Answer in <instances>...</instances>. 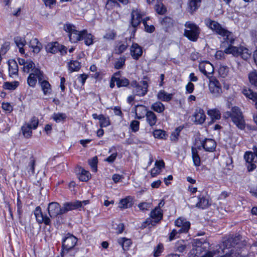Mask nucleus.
Returning a JSON list of instances; mask_svg holds the SVG:
<instances>
[{
  "mask_svg": "<svg viewBox=\"0 0 257 257\" xmlns=\"http://www.w3.org/2000/svg\"><path fill=\"white\" fill-rule=\"evenodd\" d=\"M30 47L33 49V52L38 53L42 48V45L37 38L33 39L30 42Z\"/></svg>",
  "mask_w": 257,
  "mask_h": 257,
  "instance_id": "nucleus-27",
  "label": "nucleus"
},
{
  "mask_svg": "<svg viewBox=\"0 0 257 257\" xmlns=\"http://www.w3.org/2000/svg\"><path fill=\"white\" fill-rule=\"evenodd\" d=\"M140 127V122L138 120H134L132 121L130 124V127L132 131L136 133L139 131Z\"/></svg>",
  "mask_w": 257,
  "mask_h": 257,
  "instance_id": "nucleus-53",
  "label": "nucleus"
},
{
  "mask_svg": "<svg viewBox=\"0 0 257 257\" xmlns=\"http://www.w3.org/2000/svg\"><path fill=\"white\" fill-rule=\"evenodd\" d=\"M32 129L33 128L29 123H25L21 128L23 135L26 138H28L31 137L32 136Z\"/></svg>",
  "mask_w": 257,
  "mask_h": 257,
  "instance_id": "nucleus-34",
  "label": "nucleus"
},
{
  "mask_svg": "<svg viewBox=\"0 0 257 257\" xmlns=\"http://www.w3.org/2000/svg\"><path fill=\"white\" fill-rule=\"evenodd\" d=\"M139 208L140 210L145 211L146 210H149L150 208L151 207V204L147 202H143L141 203L138 205Z\"/></svg>",
  "mask_w": 257,
  "mask_h": 257,
  "instance_id": "nucleus-57",
  "label": "nucleus"
},
{
  "mask_svg": "<svg viewBox=\"0 0 257 257\" xmlns=\"http://www.w3.org/2000/svg\"><path fill=\"white\" fill-rule=\"evenodd\" d=\"M224 117L226 118L231 117L233 122L238 128L243 130L245 128V121L242 112L238 107H233L230 111L225 112Z\"/></svg>",
  "mask_w": 257,
  "mask_h": 257,
  "instance_id": "nucleus-2",
  "label": "nucleus"
},
{
  "mask_svg": "<svg viewBox=\"0 0 257 257\" xmlns=\"http://www.w3.org/2000/svg\"><path fill=\"white\" fill-rule=\"evenodd\" d=\"M77 242V238L73 235L70 233L66 234L62 240V250L61 255L67 253L70 250L74 248Z\"/></svg>",
  "mask_w": 257,
  "mask_h": 257,
  "instance_id": "nucleus-4",
  "label": "nucleus"
},
{
  "mask_svg": "<svg viewBox=\"0 0 257 257\" xmlns=\"http://www.w3.org/2000/svg\"><path fill=\"white\" fill-rule=\"evenodd\" d=\"M82 40H84V43L86 45L90 46L93 43V36L88 33L87 30H82Z\"/></svg>",
  "mask_w": 257,
  "mask_h": 257,
  "instance_id": "nucleus-24",
  "label": "nucleus"
},
{
  "mask_svg": "<svg viewBox=\"0 0 257 257\" xmlns=\"http://www.w3.org/2000/svg\"><path fill=\"white\" fill-rule=\"evenodd\" d=\"M148 85L146 81H142L138 85H136L134 92L136 95L139 96H144L148 92Z\"/></svg>",
  "mask_w": 257,
  "mask_h": 257,
  "instance_id": "nucleus-12",
  "label": "nucleus"
},
{
  "mask_svg": "<svg viewBox=\"0 0 257 257\" xmlns=\"http://www.w3.org/2000/svg\"><path fill=\"white\" fill-rule=\"evenodd\" d=\"M2 108L6 111H8L9 112H11L13 110V107L12 105L8 102H3L2 104Z\"/></svg>",
  "mask_w": 257,
  "mask_h": 257,
  "instance_id": "nucleus-61",
  "label": "nucleus"
},
{
  "mask_svg": "<svg viewBox=\"0 0 257 257\" xmlns=\"http://www.w3.org/2000/svg\"><path fill=\"white\" fill-rule=\"evenodd\" d=\"M240 238L239 236H235L234 237H230L227 240L223 242V246L227 247L228 244L229 243L230 246H233L238 243Z\"/></svg>",
  "mask_w": 257,
  "mask_h": 257,
  "instance_id": "nucleus-36",
  "label": "nucleus"
},
{
  "mask_svg": "<svg viewBox=\"0 0 257 257\" xmlns=\"http://www.w3.org/2000/svg\"><path fill=\"white\" fill-rule=\"evenodd\" d=\"M192 155L194 165L197 167L199 166L200 165V158L195 148H192Z\"/></svg>",
  "mask_w": 257,
  "mask_h": 257,
  "instance_id": "nucleus-37",
  "label": "nucleus"
},
{
  "mask_svg": "<svg viewBox=\"0 0 257 257\" xmlns=\"http://www.w3.org/2000/svg\"><path fill=\"white\" fill-rule=\"evenodd\" d=\"M201 144L203 149L207 152H213L216 147V143L215 141L211 139H206L202 141Z\"/></svg>",
  "mask_w": 257,
  "mask_h": 257,
  "instance_id": "nucleus-15",
  "label": "nucleus"
},
{
  "mask_svg": "<svg viewBox=\"0 0 257 257\" xmlns=\"http://www.w3.org/2000/svg\"><path fill=\"white\" fill-rule=\"evenodd\" d=\"M59 44L58 42L50 43L46 46V50L47 52L55 54L59 51Z\"/></svg>",
  "mask_w": 257,
  "mask_h": 257,
  "instance_id": "nucleus-28",
  "label": "nucleus"
},
{
  "mask_svg": "<svg viewBox=\"0 0 257 257\" xmlns=\"http://www.w3.org/2000/svg\"><path fill=\"white\" fill-rule=\"evenodd\" d=\"M35 63L32 61H27L26 64L23 66V70L24 72L29 73L30 69H35Z\"/></svg>",
  "mask_w": 257,
  "mask_h": 257,
  "instance_id": "nucleus-49",
  "label": "nucleus"
},
{
  "mask_svg": "<svg viewBox=\"0 0 257 257\" xmlns=\"http://www.w3.org/2000/svg\"><path fill=\"white\" fill-rule=\"evenodd\" d=\"M224 247L222 248L221 245H217L215 248L211 251H207L204 255L201 257H213L215 255H220L221 256H224Z\"/></svg>",
  "mask_w": 257,
  "mask_h": 257,
  "instance_id": "nucleus-18",
  "label": "nucleus"
},
{
  "mask_svg": "<svg viewBox=\"0 0 257 257\" xmlns=\"http://www.w3.org/2000/svg\"><path fill=\"white\" fill-rule=\"evenodd\" d=\"M175 224L176 226L180 227V229H178V232H187L190 226L189 222L180 218H178L175 221Z\"/></svg>",
  "mask_w": 257,
  "mask_h": 257,
  "instance_id": "nucleus-17",
  "label": "nucleus"
},
{
  "mask_svg": "<svg viewBox=\"0 0 257 257\" xmlns=\"http://www.w3.org/2000/svg\"><path fill=\"white\" fill-rule=\"evenodd\" d=\"M186 29L184 30V36L190 41L196 42L200 33V29L198 26L190 21L185 24Z\"/></svg>",
  "mask_w": 257,
  "mask_h": 257,
  "instance_id": "nucleus-3",
  "label": "nucleus"
},
{
  "mask_svg": "<svg viewBox=\"0 0 257 257\" xmlns=\"http://www.w3.org/2000/svg\"><path fill=\"white\" fill-rule=\"evenodd\" d=\"M130 51L131 56L135 60H138L143 54L142 47L137 43H133Z\"/></svg>",
  "mask_w": 257,
  "mask_h": 257,
  "instance_id": "nucleus-16",
  "label": "nucleus"
},
{
  "mask_svg": "<svg viewBox=\"0 0 257 257\" xmlns=\"http://www.w3.org/2000/svg\"><path fill=\"white\" fill-rule=\"evenodd\" d=\"M38 78L39 82H41V81L43 79V73L38 68H35L32 69V72L30 74L29 76L27 78L28 84L32 87H34L37 83V79Z\"/></svg>",
  "mask_w": 257,
  "mask_h": 257,
  "instance_id": "nucleus-6",
  "label": "nucleus"
},
{
  "mask_svg": "<svg viewBox=\"0 0 257 257\" xmlns=\"http://www.w3.org/2000/svg\"><path fill=\"white\" fill-rule=\"evenodd\" d=\"M90 174L88 171L82 169L81 172L78 175V178L81 181L86 182L90 179Z\"/></svg>",
  "mask_w": 257,
  "mask_h": 257,
  "instance_id": "nucleus-39",
  "label": "nucleus"
},
{
  "mask_svg": "<svg viewBox=\"0 0 257 257\" xmlns=\"http://www.w3.org/2000/svg\"><path fill=\"white\" fill-rule=\"evenodd\" d=\"M198 203L196 204V207L204 209L209 205V200L204 196H198Z\"/></svg>",
  "mask_w": 257,
  "mask_h": 257,
  "instance_id": "nucleus-29",
  "label": "nucleus"
},
{
  "mask_svg": "<svg viewBox=\"0 0 257 257\" xmlns=\"http://www.w3.org/2000/svg\"><path fill=\"white\" fill-rule=\"evenodd\" d=\"M153 135L155 138L161 139H166L167 136L166 132L161 130H155Z\"/></svg>",
  "mask_w": 257,
  "mask_h": 257,
  "instance_id": "nucleus-47",
  "label": "nucleus"
},
{
  "mask_svg": "<svg viewBox=\"0 0 257 257\" xmlns=\"http://www.w3.org/2000/svg\"><path fill=\"white\" fill-rule=\"evenodd\" d=\"M69 70L71 72L78 71L81 67L80 63L77 61H72L68 65Z\"/></svg>",
  "mask_w": 257,
  "mask_h": 257,
  "instance_id": "nucleus-43",
  "label": "nucleus"
},
{
  "mask_svg": "<svg viewBox=\"0 0 257 257\" xmlns=\"http://www.w3.org/2000/svg\"><path fill=\"white\" fill-rule=\"evenodd\" d=\"M207 114L210 116L212 120L219 119L221 117V113L219 110L215 108L207 111Z\"/></svg>",
  "mask_w": 257,
  "mask_h": 257,
  "instance_id": "nucleus-33",
  "label": "nucleus"
},
{
  "mask_svg": "<svg viewBox=\"0 0 257 257\" xmlns=\"http://www.w3.org/2000/svg\"><path fill=\"white\" fill-rule=\"evenodd\" d=\"M14 40L18 47L24 46L26 44V41L24 37L17 36L14 38Z\"/></svg>",
  "mask_w": 257,
  "mask_h": 257,
  "instance_id": "nucleus-48",
  "label": "nucleus"
},
{
  "mask_svg": "<svg viewBox=\"0 0 257 257\" xmlns=\"http://www.w3.org/2000/svg\"><path fill=\"white\" fill-rule=\"evenodd\" d=\"M39 83H40L42 89L45 95L49 94L51 93V85L48 81L46 80H43V79H42V80L41 81V82H39Z\"/></svg>",
  "mask_w": 257,
  "mask_h": 257,
  "instance_id": "nucleus-31",
  "label": "nucleus"
},
{
  "mask_svg": "<svg viewBox=\"0 0 257 257\" xmlns=\"http://www.w3.org/2000/svg\"><path fill=\"white\" fill-rule=\"evenodd\" d=\"M183 127H182L181 126H179V127H177L174 132H173L171 135V140L173 141H174V142H176L178 140V137L179 136V135H180V132L181 131V130H182Z\"/></svg>",
  "mask_w": 257,
  "mask_h": 257,
  "instance_id": "nucleus-50",
  "label": "nucleus"
},
{
  "mask_svg": "<svg viewBox=\"0 0 257 257\" xmlns=\"http://www.w3.org/2000/svg\"><path fill=\"white\" fill-rule=\"evenodd\" d=\"M34 214L37 221L39 223H44L46 225H50L51 221L46 215H44L41 211V208L38 206L34 211Z\"/></svg>",
  "mask_w": 257,
  "mask_h": 257,
  "instance_id": "nucleus-10",
  "label": "nucleus"
},
{
  "mask_svg": "<svg viewBox=\"0 0 257 257\" xmlns=\"http://www.w3.org/2000/svg\"><path fill=\"white\" fill-rule=\"evenodd\" d=\"M244 159L246 162V167L248 172L252 171L256 168L255 163H257V160L252 152H246L244 155Z\"/></svg>",
  "mask_w": 257,
  "mask_h": 257,
  "instance_id": "nucleus-8",
  "label": "nucleus"
},
{
  "mask_svg": "<svg viewBox=\"0 0 257 257\" xmlns=\"http://www.w3.org/2000/svg\"><path fill=\"white\" fill-rule=\"evenodd\" d=\"M150 217L154 220L155 223H158L163 218V211L155 208L151 212Z\"/></svg>",
  "mask_w": 257,
  "mask_h": 257,
  "instance_id": "nucleus-23",
  "label": "nucleus"
},
{
  "mask_svg": "<svg viewBox=\"0 0 257 257\" xmlns=\"http://www.w3.org/2000/svg\"><path fill=\"white\" fill-rule=\"evenodd\" d=\"M116 85L118 87H126L130 84L129 80L125 77H120L119 79H115Z\"/></svg>",
  "mask_w": 257,
  "mask_h": 257,
  "instance_id": "nucleus-40",
  "label": "nucleus"
},
{
  "mask_svg": "<svg viewBox=\"0 0 257 257\" xmlns=\"http://www.w3.org/2000/svg\"><path fill=\"white\" fill-rule=\"evenodd\" d=\"M100 126L101 127H106L110 125V120L108 116H105L103 114H100L99 117Z\"/></svg>",
  "mask_w": 257,
  "mask_h": 257,
  "instance_id": "nucleus-45",
  "label": "nucleus"
},
{
  "mask_svg": "<svg viewBox=\"0 0 257 257\" xmlns=\"http://www.w3.org/2000/svg\"><path fill=\"white\" fill-rule=\"evenodd\" d=\"M248 79L250 83L255 87H257V72L255 71L249 73Z\"/></svg>",
  "mask_w": 257,
  "mask_h": 257,
  "instance_id": "nucleus-42",
  "label": "nucleus"
},
{
  "mask_svg": "<svg viewBox=\"0 0 257 257\" xmlns=\"http://www.w3.org/2000/svg\"><path fill=\"white\" fill-rule=\"evenodd\" d=\"M147 122L151 126L156 124L157 118L156 115L152 111H148L145 115Z\"/></svg>",
  "mask_w": 257,
  "mask_h": 257,
  "instance_id": "nucleus-25",
  "label": "nucleus"
},
{
  "mask_svg": "<svg viewBox=\"0 0 257 257\" xmlns=\"http://www.w3.org/2000/svg\"><path fill=\"white\" fill-rule=\"evenodd\" d=\"M53 118L56 122H59L65 119L66 115L65 113H55L53 115Z\"/></svg>",
  "mask_w": 257,
  "mask_h": 257,
  "instance_id": "nucleus-52",
  "label": "nucleus"
},
{
  "mask_svg": "<svg viewBox=\"0 0 257 257\" xmlns=\"http://www.w3.org/2000/svg\"><path fill=\"white\" fill-rule=\"evenodd\" d=\"M172 94L168 93L163 90H160L157 94L158 99L163 101L168 102L172 99Z\"/></svg>",
  "mask_w": 257,
  "mask_h": 257,
  "instance_id": "nucleus-26",
  "label": "nucleus"
},
{
  "mask_svg": "<svg viewBox=\"0 0 257 257\" xmlns=\"http://www.w3.org/2000/svg\"><path fill=\"white\" fill-rule=\"evenodd\" d=\"M128 44L127 43V39H125V42L120 44L118 47V49L116 50L117 53L121 54L123 53L127 48Z\"/></svg>",
  "mask_w": 257,
  "mask_h": 257,
  "instance_id": "nucleus-55",
  "label": "nucleus"
},
{
  "mask_svg": "<svg viewBox=\"0 0 257 257\" xmlns=\"http://www.w3.org/2000/svg\"><path fill=\"white\" fill-rule=\"evenodd\" d=\"M117 156V153H113L108 157L104 159V161L108 162V163H112L115 160L116 157Z\"/></svg>",
  "mask_w": 257,
  "mask_h": 257,
  "instance_id": "nucleus-60",
  "label": "nucleus"
},
{
  "mask_svg": "<svg viewBox=\"0 0 257 257\" xmlns=\"http://www.w3.org/2000/svg\"><path fill=\"white\" fill-rule=\"evenodd\" d=\"M98 163L97 157L95 156L93 157L92 159L88 160V163L89 165L91 167L93 171L94 172H96L97 170V165Z\"/></svg>",
  "mask_w": 257,
  "mask_h": 257,
  "instance_id": "nucleus-51",
  "label": "nucleus"
},
{
  "mask_svg": "<svg viewBox=\"0 0 257 257\" xmlns=\"http://www.w3.org/2000/svg\"><path fill=\"white\" fill-rule=\"evenodd\" d=\"M130 197H126L124 199H121L119 202V207L121 208H127L131 207L132 205V202L130 200Z\"/></svg>",
  "mask_w": 257,
  "mask_h": 257,
  "instance_id": "nucleus-44",
  "label": "nucleus"
},
{
  "mask_svg": "<svg viewBox=\"0 0 257 257\" xmlns=\"http://www.w3.org/2000/svg\"><path fill=\"white\" fill-rule=\"evenodd\" d=\"M161 23L164 27L168 28L173 26V20L170 17H166L161 20Z\"/></svg>",
  "mask_w": 257,
  "mask_h": 257,
  "instance_id": "nucleus-46",
  "label": "nucleus"
},
{
  "mask_svg": "<svg viewBox=\"0 0 257 257\" xmlns=\"http://www.w3.org/2000/svg\"><path fill=\"white\" fill-rule=\"evenodd\" d=\"M147 107L143 105H138L135 107V118L141 119L145 117L148 112Z\"/></svg>",
  "mask_w": 257,
  "mask_h": 257,
  "instance_id": "nucleus-20",
  "label": "nucleus"
},
{
  "mask_svg": "<svg viewBox=\"0 0 257 257\" xmlns=\"http://www.w3.org/2000/svg\"><path fill=\"white\" fill-rule=\"evenodd\" d=\"M190 205L191 207H196V204L198 203V196H193L189 199Z\"/></svg>",
  "mask_w": 257,
  "mask_h": 257,
  "instance_id": "nucleus-63",
  "label": "nucleus"
},
{
  "mask_svg": "<svg viewBox=\"0 0 257 257\" xmlns=\"http://www.w3.org/2000/svg\"><path fill=\"white\" fill-rule=\"evenodd\" d=\"M35 160L33 156L30 158V162L27 167L28 172L30 175H33L35 173Z\"/></svg>",
  "mask_w": 257,
  "mask_h": 257,
  "instance_id": "nucleus-41",
  "label": "nucleus"
},
{
  "mask_svg": "<svg viewBox=\"0 0 257 257\" xmlns=\"http://www.w3.org/2000/svg\"><path fill=\"white\" fill-rule=\"evenodd\" d=\"M38 123V119L36 117L33 116L31 119L30 123L29 124L31 125V126L33 129L35 130L37 128Z\"/></svg>",
  "mask_w": 257,
  "mask_h": 257,
  "instance_id": "nucleus-59",
  "label": "nucleus"
},
{
  "mask_svg": "<svg viewBox=\"0 0 257 257\" xmlns=\"http://www.w3.org/2000/svg\"><path fill=\"white\" fill-rule=\"evenodd\" d=\"M206 70L207 73V77H209V75L212 74L214 72V67L213 65L209 62L206 63Z\"/></svg>",
  "mask_w": 257,
  "mask_h": 257,
  "instance_id": "nucleus-62",
  "label": "nucleus"
},
{
  "mask_svg": "<svg viewBox=\"0 0 257 257\" xmlns=\"http://www.w3.org/2000/svg\"><path fill=\"white\" fill-rule=\"evenodd\" d=\"M209 89L210 93L215 97L219 96L222 92L220 82L214 77L210 79Z\"/></svg>",
  "mask_w": 257,
  "mask_h": 257,
  "instance_id": "nucleus-7",
  "label": "nucleus"
},
{
  "mask_svg": "<svg viewBox=\"0 0 257 257\" xmlns=\"http://www.w3.org/2000/svg\"><path fill=\"white\" fill-rule=\"evenodd\" d=\"M48 211L51 218H55L58 215H62V209L60 205L56 202H52L49 204Z\"/></svg>",
  "mask_w": 257,
  "mask_h": 257,
  "instance_id": "nucleus-9",
  "label": "nucleus"
},
{
  "mask_svg": "<svg viewBox=\"0 0 257 257\" xmlns=\"http://www.w3.org/2000/svg\"><path fill=\"white\" fill-rule=\"evenodd\" d=\"M64 30L69 33V40L71 43H76L82 40V31L75 29V27L70 24L64 26Z\"/></svg>",
  "mask_w": 257,
  "mask_h": 257,
  "instance_id": "nucleus-5",
  "label": "nucleus"
},
{
  "mask_svg": "<svg viewBox=\"0 0 257 257\" xmlns=\"http://www.w3.org/2000/svg\"><path fill=\"white\" fill-rule=\"evenodd\" d=\"M201 0H188L187 10L191 14L200 7Z\"/></svg>",
  "mask_w": 257,
  "mask_h": 257,
  "instance_id": "nucleus-21",
  "label": "nucleus"
},
{
  "mask_svg": "<svg viewBox=\"0 0 257 257\" xmlns=\"http://www.w3.org/2000/svg\"><path fill=\"white\" fill-rule=\"evenodd\" d=\"M218 72L222 77L224 78L227 75L228 73V68L227 66H221L219 68Z\"/></svg>",
  "mask_w": 257,
  "mask_h": 257,
  "instance_id": "nucleus-56",
  "label": "nucleus"
},
{
  "mask_svg": "<svg viewBox=\"0 0 257 257\" xmlns=\"http://www.w3.org/2000/svg\"><path fill=\"white\" fill-rule=\"evenodd\" d=\"M242 93L246 97L255 102V106L257 109V93L253 92L251 89H244ZM253 120L257 124V113L253 115Z\"/></svg>",
  "mask_w": 257,
  "mask_h": 257,
  "instance_id": "nucleus-13",
  "label": "nucleus"
},
{
  "mask_svg": "<svg viewBox=\"0 0 257 257\" xmlns=\"http://www.w3.org/2000/svg\"><path fill=\"white\" fill-rule=\"evenodd\" d=\"M205 23L215 34L223 37L220 46L222 48H225L224 52L226 54H232L236 57L240 56L243 60H247L250 57L251 52L248 49L243 46L235 47L232 45L234 43L235 38L232 32L223 27L217 22L210 19H206Z\"/></svg>",
  "mask_w": 257,
  "mask_h": 257,
  "instance_id": "nucleus-1",
  "label": "nucleus"
},
{
  "mask_svg": "<svg viewBox=\"0 0 257 257\" xmlns=\"http://www.w3.org/2000/svg\"><path fill=\"white\" fill-rule=\"evenodd\" d=\"M156 4L155 6V9L156 12L160 15H163L166 12V8L162 3V0H155Z\"/></svg>",
  "mask_w": 257,
  "mask_h": 257,
  "instance_id": "nucleus-30",
  "label": "nucleus"
},
{
  "mask_svg": "<svg viewBox=\"0 0 257 257\" xmlns=\"http://www.w3.org/2000/svg\"><path fill=\"white\" fill-rule=\"evenodd\" d=\"M142 20V15L138 10H133L131 14V24L133 27H137Z\"/></svg>",
  "mask_w": 257,
  "mask_h": 257,
  "instance_id": "nucleus-19",
  "label": "nucleus"
},
{
  "mask_svg": "<svg viewBox=\"0 0 257 257\" xmlns=\"http://www.w3.org/2000/svg\"><path fill=\"white\" fill-rule=\"evenodd\" d=\"M19 85V82L17 81L13 82H4L3 87L5 89L13 90L16 89Z\"/></svg>",
  "mask_w": 257,
  "mask_h": 257,
  "instance_id": "nucleus-35",
  "label": "nucleus"
},
{
  "mask_svg": "<svg viewBox=\"0 0 257 257\" xmlns=\"http://www.w3.org/2000/svg\"><path fill=\"white\" fill-rule=\"evenodd\" d=\"M193 117L194 118V122L196 124H202L206 118L204 110L201 108H197L195 110Z\"/></svg>",
  "mask_w": 257,
  "mask_h": 257,
  "instance_id": "nucleus-14",
  "label": "nucleus"
},
{
  "mask_svg": "<svg viewBox=\"0 0 257 257\" xmlns=\"http://www.w3.org/2000/svg\"><path fill=\"white\" fill-rule=\"evenodd\" d=\"M118 243L120 244L123 250H126L131 245V240L125 237L120 238L117 240Z\"/></svg>",
  "mask_w": 257,
  "mask_h": 257,
  "instance_id": "nucleus-32",
  "label": "nucleus"
},
{
  "mask_svg": "<svg viewBox=\"0 0 257 257\" xmlns=\"http://www.w3.org/2000/svg\"><path fill=\"white\" fill-rule=\"evenodd\" d=\"M125 59L124 58H120L114 64V68L116 69H119L123 67L125 64Z\"/></svg>",
  "mask_w": 257,
  "mask_h": 257,
  "instance_id": "nucleus-54",
  "label": "nucleus"
},
{
  "mask_svg": "<svg viewBox=\"0 0 257 257\" xmlns=\"http://www.w3.org/2000/svg\"><path fill=\"white\" fill-rule=\"evenodd\" d=\"M153 218L151 217L147 218L145 222L142 224V227L143 228L146 227L147 225L151 224L152 225H155L156 223H154V220H153Z\"/></svg>",
  "mask_w": 257,
  "mask_h": 257,
  "instance_id": "nucleus-64",
  "label": "nucleus"
},
{
  "mask_svg": "<svg viewBox=\"0 0 257 257\" xmlns=\"http://www.w3.org/2000/svg\"><path fill=\"white\" fill-rule=\"evenodd\" d=\"M9 75L11 77L12 75H18V66L17 62L14 60H11L8 61Z\"/></svg>",
  "mask_w": 257,
  "mask_h": 257,
  "instance_id": "nucleus-22",
  "label": "nucleus"
},
{
  "mask_svg": "<svg viewBox=\"0 0 257 257\" xmlns=\"http://www.w3.org/2000/svg\"><path fill=\"white\" fill-rule=\"evenodd\" d=\"M151 109L157 112L161 113L165 110V106L162 102L158 101L151 105Z\"/></svg>",
  "mask_w": 257,
  "mask_h": 257,
  "instance_id": "nucleus-38",
  "label": "nucleus"
},
{
  "mask_svg": "<svg viewBox=\"0 0 257 257\" xmlns=\"http://www.w3.org/2000/svg\"><path fill=\"white\" fill-rule=\"evenodd\" d=\"M82 207V202L80 201L74 202H69L64 203L62 209L63 214H65L69 211L78 209Z\"/></svg>",
  "mask_w": 257,
  "mask_h": 257,
  "instance_id": "nucleus-11",
  "label": "nucleus"
},
{
  "mask_svg": "<svg viewBox=\"0 0 257 257\" xmlns=\"http://www.w3.org/2000/svg\"><path fill=\"white\" fill-rule=\"evenodd\" d=\"M163 249V245L162 244L160 243L158 245L156 248L154 249V255L155 257L159 256L161 252H162Z\"/></svg>",
  "mask_w": 257,
  "mask_h": 257,
  "instance_id": "nucleus-58",
  "label": "nucleus"
}]
</instances>
